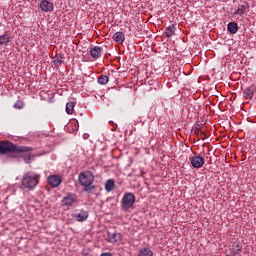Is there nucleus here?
I'll return each mask as SVG.
<instances>
[{"instance_id": "obj_26", "label": "nucleus", "mask_w": 256, "mask_h": 256, "mask_svg": "<svg viewBox=\"0 0 256 256\" xmlns=\"http://www.w3.org/2000/svg\"><path fill=\"white\" fill-rule=\"evenodd\" d=\"M55 63H61V60L57 59L55 60Z\"/></svg>"}, {"instance_id": "obj_12", "label": "nucleus", "mask_w": 256, "mask_h": 256, "mask_svg": "<svg viewBox=\"0 0 256 256\" xmlns=\"http://www.w3.org/2000/svg\"><path fill=\"white\" fill-rule=\"evenodd\" d=\"M40 9L44 11V13H49L53 11V3L49 2V0H42L40 2Z\"/></svg>"}, {"instance_id": "obj_22", "label": "nucleus", "mask_w": 256, "mask_h": 256, "mask_svg": "<svg viewBox=\"0 0 256 256\" xmlns=\"http://www.w3.org/2000/svg\"><path fill=\"white\" fill-rule=\"evenodd\" d=\"M13 107H14V109H23V107H25V102H23V100H18L13 105Z\"/></svg>"}, {"instance_id": "obj_15", "label": "nucleus", "mask_w": 256, "mask_h": 256, "mask_svg": "<svg viewBox=\"0 0 256 256\" xmlns=\"http://www.w3.org/2000/svg\"><path fill=\"white\" fill-rule=\"evenodd\" d=\"M113 189H115V180L108 179L105 182V190L107 191V193H111V191H113Z\"/></svg>"}, {"instance_id": "obj_19", "label": "nucleus", "mask_w": 256, "mask_h": 256, "mask_svg": "<svg viewBox=\"0 0 256 256\" xmlns=\"http://www.w3.org/2000/svg\"><path fill=\"white\" fill-rule=\"evenodd\" d=\"M138 256H153V251L149 248H142L139 250Z\"/></svg>"}, {"instance_id": "obj_6", "label": "nucleus", "mask_w": 256, "mask_h": 256, "mask_svg": "<svg viewBox=\"0 0 256 256\" xmlns=\"http://www.w3.org/2000/svg\"><path fill=\"white\" fill-rule=\"evenodd\" d=\"M63 181L61 175H50L47 177L48 185H51L54 189L59 187Z\"/></svg>"}, {"instance_id": "obj_18", "label": "nucleus", "mask_w": 256, "mask_h": 256, "mask_svg": "<svg viewBox=\"0 0 256 256\" xmlns=\"http://www.w3.org/2000/svg\"><path fill=\"white\" fill-rule=\"evenodd\" d=\"M75 105H77V103L71 102V101L66 103V113L68 115H73V111L75 109Z\"/></svg>"}, {"instance_id": "obj_9", "label": "nucleus", "mask_w": 256, "mask_h": 256, "mask_svg": "<svg viewBox=\"0 0 256 256\" xmlns=\"http://www.w3.org/2000/svg\"><path fill=\"white\" fill-rule=\"evenodd\" d=\"M249 12V3L243 2L242 4H239L237 7V10L234 12V15H240V17H243L245 13Z\"/></svg>"}, {"instance_id": "obj_21", "label": "nucleus", "mask_w": 256, "mask_h": 256, "mask_svg": "<svg viewBox=\"0 0 256 256\" xmlns=\"http://www.w3.org/2000/svg\"><path fill=\"white\" fill-rule=\"evenodd\" d=\"M98 83H99V85H107V83H109V76H107V75L99 76Z\"/></svg>"}, {"instance_id": "obj_2", "label": "nucleus", "mask_w": 256, "mask_h": 256, "mask_svg": "<svg viewBox=\"0 0 256 256\" xmlns=\"http://www.w3.org/2000/svg\"><path fill=\"white\" fill-rule=\"evenodd\" d=\"M94 181L95 175H93V172L89 170L83 171L78 175V182L81 187H84L85 193L91 194L95 191V186H93Z\"/></svg>"}, {"instance_id": "obj_17", "label": "nucleus", "mask_w": 256, "mask_h": 256, "mask_svg": "<svg viewBox=\"0 0 256 256\" xmlns=\"http://www.w3.org/2000/svg\"><path fill=\"white\" fill-rule=\"evenodd\" d=\"M113 39L116 41V43H123V41H125V34H123V32H116L113 35Z\"/></svg>"}, {"instance_id": "obj_11", "label": "nucleus", "mask_w": 256, "mask_h": 256, "mask_svg": "<svg viewBox=\"0 0 256 256\" xmlns=\"http://www.w3.org/2000/svg\"><path fill=\"white\" fill-rule=\"evenodd\" d=\"M90 55L93 59H99L103 55V48L101 46H94L90 49Z\"/></svg>"}, {"instance_id": "obj_20", "label": "nucleus", "mask_w": 256, "mask_h": 256, "mask_svg": "<svg viewBox=\"0 0 256 256\" xmlns=\"http://www.w3.org/2000/svg\"><path fill=\"white\" fill-rule=\"evenodd\" d=\"M9 44V36L7 34H3L0 36V46L7 47Z\"/></svg>"}, {"instance_id": "obj_1", "label": "nucleus", "mask_w": 256, "mask_h": 256, "mask_svg": "<svg viewBox=\"0 0 256 256\" xmlns=\"http://www.w3.org/2000/svg\"><path fill=\"white\" fill-rule=\"evenodd\" d=\"M33 148L27 146H19L12 142H0V155H7V153H11V157L17 159V157H24L25 163H31V159L33 156L31 152Z\"/></svg>"}, {"instance_id": "obj_7", "label": "nucleus", "mask_w": 256, "mask_h": 256, "mask_svg": "<svg viewBox=\"0 0 256 256\" xmlns=\"http://www.w3.org/2000/svg\"><path fill=\"white\" fill-rule=\"evenodd\" d=\"M75 201H77V195L68 194L62 199V205L64 207H73Z\"/></svg>"}, {"instance_id": "obj_4", "label": "nucleus", "mask_w": 256, "mask_h": 256, "mask_svg": "<svg viewBox=\"0 0 256 256\" xmlns=\"http://www.w3.org/2000/svg\"><path fill=\"white\" fill-rule=\"evenodd\" d=\"M135 205V194L127 192L123 195L121 200L122 211H129Z\"/></svg>"}, {"instance_id": "obj_5", "label": "nucleus", "mask_w": 256, "mask_h": 256, "mask_svg": "<svg viewBox=\"0 0 256 256\" xmlns=\"http://www.w3.org/2000/svg\"><path fill=\"white\" fill-rule=\"evenodd\" d=\"M190 163L194 169H201V166L205 165V158L200 155H195L190 158Z\"/></svg>"}, {"instance_id": "obj_13", "label": "nucleus", "mask_w": 256, "mask_h": 256, "mask_svg": "<svg viewBox=\"0 0 256 256\" xmlns=\"http://www.w3.org/2000/svg\"><path fill=\"white\" fill-rule=\"evenodd\" d=\"M227 29L231 35H235L239 31V25L237 22H229L227 25Z\"/></svg>"}, {"instance_id": "obj_14", "label": "nucleus", "mask_w": 256, "mask_h": 256, "mask_svg": "<svg viewBox=\"0 0 256 256\" xmlns=\"http://www.w3.org/2000/svg\"><path fill=\"white\" fill-rule=\"evenodd\" d=\"M121 235L119 233H108L107 240L109 243H117Z\"/></svg>"}, {"instance_id": "obj_8", "label": "nucleus", "mask_w": 256, "mask_h": 256, "mask_svg": "<svg viewBox=\"0 0 256 256\" xmlns=\"http://www.w3.org/2000/svg\"><path fill=\"white\" fill-rule=\"evenodd\" d=\"M73 217L78 221V223H83V221H87V219H89V212L86 210H80L79 213L73 214Z\"/></svg>"}, {"instance_id": "obj_23", "label": "nucleus", "mask_w": 256, "mask_h": 256, "mask_svg": "<svg viewBox=\"0 0 256 256\" xmlns=\"http://www.w3.org/2000/svg\"><path fill=\"white\" fill-rule=\"evenodd\" d=\"M100 256H113V254H111V252H105L102 253Z\"/></svg>"}, {"instance_id": "obj_24", "label": "nucleus", "mask_w": 256, "mask_h": 256, "mask_svg": "<svg viewBox=\"0 0 256 256\" xmlns=\"http://www.w3.org/2000/svg\"><path fill=\"white\" fill-rule=\"evenodd\" d=\"M242 247L239 246V244H236V253H239L241 251Z\"/></svg>"}, {"instance_id": "obj_25", "label": "nucleus", "mask_w": 256, "mask_h": 256, "mask_svg": "<svg viewBox=\"0 0 256 256\" xmlns=\"http://www.w3.org/2000/svg\"><path fill=\"white\" fill-rule=\"evenodd\" d=\"M201 139H205V133L201 132Z\"/></svg>"}, {"instance_id": "obj_3", "label": "nucleus", "mask_w": 256, "mask_h": 256, "mask_svg": "<svg viewBox=\"0 0 256 256\" xmlns=\"http://www.w3.org/2000/svg\"><path fill=\"white\" fill-rule=\"evenodd\" d=\"M41 174H37L33 171L27 172L22 176V187L27 191H35V188L39 185Z\"/></svg>"}, {"instance_id": "obj_10", "label": "nucleus", "mask_w": 256, "mask_h": 256, "mask_svg": "<svg viewBox=\"0 0 256 256\" xmlns=\"http://www.w3.org/2000/svg\"><path fill=\"white\" fill-rule=\"evenodd\" d=\"M243 97L247 99V101H251L253 97H255V87L249 86L243 90Z\"/></svg>"}, {"instance_id": "obj_27", "label": "nucleus", "mask_w": 256, "mask_h": 256, "mask_svg": "<svg viewBox=\"0 0 256 256\" xmlns=\"http://www.w3.org/2000/svg\"><path fill=\"white\" fill-rule=\"evenodd\" d=\"M143 175H145V172H144V171H141V177H143Z\"/></svg>"}, {"instance_id": "obj_16", "label": "nucleus", "mask_w": 256, "mask_h": 256, "mask_svg": "<svg viewBox=\"0 0 256 256\" xmlns=\"http://www.w3.org/2000/svg\"><path fill=\"white\" fill-rule=\"evenodd\" d=\"M175 29H176V25L175 24H172L170 26H168L166 28V31H165V36L166 37H173V35H175Z\"/></svg>"}]
</instances>
